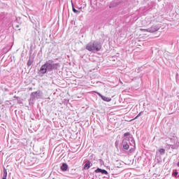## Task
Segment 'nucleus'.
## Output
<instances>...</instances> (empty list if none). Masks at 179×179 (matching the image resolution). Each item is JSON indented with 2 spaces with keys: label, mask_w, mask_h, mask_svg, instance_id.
<instances>
[{
  "label": "nucleus",
  "mask_w": 179,
  "mask_h": 179,
  "mask_svg": "<svg viewBox=\"0 0 179 179\" xmlns=\"http://www.w3.org/2000/svg\"><path fill=\"white\" fill-rule=\"evenodd\" d=\"M85 48L87 51L92 52H94V51H100V50H101V43L96 41H92L86 45Z\"/></svg>",
  "instance_id": "f257e3e1"
},
{
  "label": "nucleus",
  "mask_w": 179,
  "mask_h": 179,
  "mask_svg": "<svg viewBox=\"0 0 179 179\" xmlns=\"http://www.w3.org/2000/svg\"><path fill=\"white\" fill-rule=\"evenodd\" d=\"M150 23H152V17H146L141 21V26L143 27H148Z\"/></svg>",
  "instance_id": "f03ea898"
},
{
  "label": "nucleus",
  "mask_w": 179,
  "mask_h": 179,
  "mask_svg": "<svg viewBox=\"0 0 179 179\" xmlns=\"http://www.w3.org/2000/svg\"><path fill=\"white\" fill-rule=\"evenodd\" d=\"M45 64L47 65L46 66L49 71H52L55 68V66L59 65V64H52V60H49Z\"/></svg>",
  "instance_id": "7ed1b4c3"
},
{
  "label": "nucleus",
  "mask_w": 179,
  "mask_h": 179,
  "mask_svg": "<svg viewBox=\"0 0 179 179\" xmlns=\"http://www.w3.org/2000/svg\"><path fill=\"white\" fill-rule=\"evenodd\" d=\"M140 30L141 31H148V33H155V31H157V28H156L155 26H152L147 29H141Z\"/></svg>",
  "instance_id": "20e7f679"
},
{
  "label": "nucleus",
  "mask_w": 179,
  "mask_h": 179,
  "mask_svg": "<svg viewBox=\"0 0 179 179\" xmlns=\"http://www.w3.org/2000/svg\"><path fill=\"white\" fill-rule=\"evenodd\" d=\"M95 93H96V94H98V96L99 97H101L102 99V100H103V101L110 102L111 101V98L107 97V96H104L101 94H100V92H95Z\"/></svg>",
  "instance_id": "39448f33"
},
{
  "label": "nucleus",
  "mask_w": 179,
  "mask_h": 179,
  "mask_svg": "<svg viewBox=\"0 0 179 179\" xmlns=\"http://www.w3.org/2000/svg\"><path fill=\"white\" fill-rule=\"evenodd\" d=\"M47 69H48L47 64H45L41 66L39 71L41 72V73H43V74L47 73Z\"/></svg>",
  "instance_id": "423d86ee"
},
{
  "label": "nucleus",
  "mask_w": 179,
  "mask_h": 179,
  "mask_svg": "<svg viewBox=\"0 0 179 179\" xmlns=\"http://www.w3.org/2000/svg\"><path fill=\"white\" fill-rule=\"evenodd\" d=\"M95 173H101V174H105L106 176H107V174H108L107 171H106L104 169H101L100 168H98L97 169H96Z\"/></svg>",
  "instance_id": "0eeeda50"
},
{
  "label": "nucleus",
  "mask_w": 179,
  "mask_h": 179,
  "mask_svg": "<svg viewBox=\"0 0 179 179\" xmlns=\"http://www.w3.org/2000/svg\"><path fill=\"white\" fill-rule=\"evenodd\" d=\"M61 170L62 171H66V170H68V164L64 163L61 166Z\"/></svg>",
  "instance_id": "6e6552de"
},
{
  "label": "nucleus",
  "mask_w": 179,
  "mask_h": 179,
  "mask_svg": "<svg viewBox=\"0 0 179 179\" xmlns=\"http://www.w3.org/2000/svg\"><path fill=\"white\" fill-rule=\"evenodd\" d=\"M90 169V161H88L85 165H84V169L85 170H89Z\"/></svg>",
  "instance_id": "1a4fd4ad"
},
{
  "label": "nucleus",
  "mask_w": 179,
  "mask_h": 179,
  "mask_svg": "<svg viewBox=\"0 0 179 179\" xmlns=\"http://www.w3.org/2000/svg\"><path fill=\"white\" fill-rule=\"evenodd\" d=\"M6 177H8V171H6V169H4L2 179H6Z\"/></svg>",
  "instance_id": "9d476101"
},
{
  "label": "nucleus",
  "mask_w": 179,
  "mask_h": 179,
  "mask_svg": "<svg viewBox=\"0 0 179 179\" xmlns=\"http://www.w3.org/2000/svg\"><path fill=\"white\" fill-rule=\"evenodd\" d=\"M123 148L124 149H125V150H128V149H129V145H128V143H126L123 145Z\"/></svg>",
  "instance_id": "9b49d317"
},
{
  "label": "nucleus",
  "mask_w": 179,
  "mask_h": 179,
  "mask_svg": "<svg viewBox=\"0 0 179 179\" xmlns=\"http://www.w3.org/2000/svg\"><path fill=\"white\" fill-rule=\"evenodd\" d=\"M33 64V61L31 59H29L27 62L28 66H31V65Z\"/></svg>",
  "instance_id": "f8f14e48"
},
{
  "label": "nucleus",
  "mask_w": 179,
  "mask_h": 179,
  "mask_svg": "<svg viewBox=\"0 0 179 179\" xmlns=\"http://www.w3.org/2000/svg\"><path fill=\"white\" fill-rule=\"evenodd\" d=\"M159 152L161 153V155H163L166 150L164 148H161L159 149Z\"/></svg>",
  "instance_id": "ddd939ff"
},
{
  "label": "nucleus",
  "mask_w": 179,
  "mask_h": 179,
  "mask_svg": "<svg viewBox=\"0 0 179 179\" xmlns=\"http://www.w3.org/2000/svg\"><path fill=\"white\" fill-rule=\"evenodd\" d=\"M73 12H74V13H80V11L75 9V8L73 7Z\"/></svg>",
  "instance_id": "4468645a"
},
{
  "label": "nucleus",
  "mask_w": 179,
  "mask_h": 179,
  "mask_svg": "<svg viewBox=\"0 0 179 179\" xmlns=\"http://www.w3.org/2000/svg\"><path fill=\"white\" fill-rule=\"evenodd\" d=\"M141 115H142V112L139 113L136 117L134 118V120H136V118H138V117H141Z\"/></svg>",
  "instance_id": "2eb2a0df"
},
{
  "label": "nucleus",
  "mask_w": 179,
  "mask_h": 179,
  "mask_svg": "<svg viewBox=\"0 0 179 179\" xmlns=\"http://www.w3.org/2000/svg\"><path fill=\"white\" fill-rule=\"evenodd\" d=\"M131 134H129V132H127L124 134V136H129Z\"/></svg>",
  "instance_id": "dca6fc26"
},
{
  "label": "nucleus",
  "mask_w": 179,
  "mask_h": 179,
  "mask_svg": "<svg viewBox=\"0 0 179 179\" xmlns=\"http://www.w3.org/2000/svg\"><path fill=\"white\" fill-rule=\"evenodd\" d=\"M178 172H174L173 173V176H178Z\"/></svg>",
  "instance_id": "f3484780"
},
{
  "label": "nucleus",
  "mask_w": 179,
  "mask_h": 179,
  "mask_svg": "<svg viewBox=\"0 0 179 179\" xmlns=\"http://www.w3.org/2000/svg\"><path fill=\"white\" fill-rule=\"evenodd\" d=\"M120 83H121V85H122V81H121V80H120Z\"/></svg>",
  "instance_id": "a211bd4d"
},
{
  "label": "nucleus",
  "mask_w": 179,
  "mask_h": 179,
  "mask_svg": "<svg viewBox=\"0 0 179 179\" xmlns=\"http://www.w3.org/2000/svg\"><path fill=\"white\" fill-rule=\"evenodd\" d=\"M178 166L179 167V162H178Z\"/></svg>",
  "instance_id": "6ab92c4d"
},
{
  "label": "nucleus",
  "mask_w": 179,
  "mask_h": 179,
  "mask_svg": "<svg viewBox=\"0 0 179 179\" xmlns=\"http://www.w3.org/2000/svg\"><path fill=\"white\" fill-rule=\"evenodd\" d=\"M0 117H1V115H0Z\"/></svg>",
  "instance_id": "aec40b11"
}]
</instances>
